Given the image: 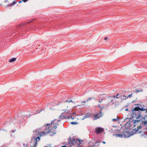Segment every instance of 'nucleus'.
<instances>
[{"label": "nucleus", "mask_w": 147, "mask_h": 147, "mask_svg": "<svg viewBox=\"0 0 147 147\" xmlns=\"http://www.w3.org/2000/svg\"><path fill=\"white\" fill-rule=\"evenodd\" d=\"M60 120L57 121L56 122L55 120L52 121L49 124H47V125L45 126V128L43 131L41 132H38V134L40 136L35 138L36 142L33 146H31V147H36L37 144V140H40V137L42 135L45 136L46 134H49L50 135L52 136L53 135L57 133V128L60 125Z\"/></svg>", "instance_id": "obj_1"}, {"label": "nucleus", "mask_w": 147, "mask_h": 147, "mask_svg": "<svg viewBox=\"0 0 147 147\" xmlns=\"http://www.w3.org/2000/svg\"><path fill=\"white\" fill-rule=\"evenodd\" d=\"M131 118H142V124L146 125L147 123V108H145V106L137 107H135L131 111Z\"/></svg>", "instance_id": "obj_2"}, {"label": "nucleus", "mask_w": 147, "mask_h": 147, "mask_svg": "<svg viewBox=\"0 0 147 147\" xmlns=\"http://www.w3.org/2000/svg\"><path fill=\"white\" fill-rule=\"evenodd\" d=\"M140 120H135L134 123V124L133 127V130L135 131L134 133L140 134L141 133L142 131L140 130L141 128V126L140 124L137 123H138V122H140Z\"/></svg>", "instance_id": "obj_3"}, {"label": "nucleus", "mask_w": 147, "mask_h": 147, "mask_svg": "<svg viewBox=\"0 0 147 147\" xmlns=\"http://www.w3.org/2000/svg\"><path fill=\"white\" fill-rule=\"evenodd\" d=\"M116 137H119L121 138L128 137L129 136V134L127 131H125L123 132V133L121 134H116L114 135Z\"/></svg>", "instance_id": "obj_4"}, {"label": "nucleus", "mask_w": 147, "mask_h": 147, "mask_svg": "<svg viewBox=\"0 0 147 147\" xmlns=\"http://www.w3.org/2000/svg\"><path fill=\"white\" fill-rule=\"evenodd\" d=\"M70 144L73 145H75L76 144H78L79 145L80 144V141L78 140L77 139H73L71 140L70 142Z\"/></svg>", "instance_id": "obj_5"}, {"label": "nucleus", "mask_w": 147, "mask_h": 147, "mask_svg": "<svg viewBox=\"0 0 147 147\" xmlns=\"http://www.w3.org/2000/svg\"><path fill=\"white\" fill-rule=\"evenodd\" d=\"M59 117L62 120L63 119H74V118H76L74 116H72L71 115H68L67 116V117L65 115H60L59 116Z\"/></svg>", "instance_id": "obj_6"}, {"label": "nucleus", "mask_w": 147, "mask_h": 147, "mask_svg": "<svg viewBox=\"0 0 147 147\" xmlns=\"http://www.w3.org/2000/svg\"><path fill=\"white\" fill-rule=\"evenodd\" d=\"M93 99L94 98L93 97H90L88 98L86 101H82V103H86V104H82L81 105L83 107H86L88 105V101L91 100Z\"/></svg>", "instance_id": "obj_7"}, {"label": "nucleus", "mask_w": 147, "mask_h": 147, "mask_svg": "<svg viewBox=\"0 0 147 147\" xmlns=\"http://www.w3.org/2000/svg\"><path fill=\"white\" fill-rule=\"evenodd\" d=\"M103 130V129L101 127H97L95 129V131L97 134L100 133L102 132Z\"/></svg>", "instance_id": "obj_8"}, {"label": "nucleus", "mask_w": 147, "mask_h": 147, "mask_svg": "<svg viewBox=\"0 0 147 147\" xmlns=\"http://www.w3.org/2000/svg\"><path fill=\"white\" fill-rule=\"evenodd\" d=\"M17 3V2L16 0H14L12 2L9 3V4H8L7 5H6L5 6V7H11L13 5L15 4H16Z\"/></svg>", "instance_id": "obj_9"}, {"label": "nucleus", "mask_w": 147, "mask_h": 147, "mask_svg": "<svg viewBox=\"0 0 147 147\" xmlns=\"http://www.w3.org/2000/svg\"><path fill=\"white\" fill-rule=\"evenodd\" d=\"M102 115V114H101V112L100 113L96 114L94 117V120H96L97 119H99L100 117H101Z\"/></svg>", "instance_id": "obj_10"}, {"label": "nucleus", "mask_w": 147, "mask_h": 147, "mask_svg": "<svg viewBox=\"0 0 147 147\" xmlns=\"http://www.w3.org/2000/svg\"><path fill=\"white\" fill-rule=\"evenodd\" d=\"M127 98L126 96H125L124 95L121 94L120 100H124L126 99Z\"/></svg>", "instance_id": "obj_11"}, {"label": "nucleus", "mask_w": 147, "mask_h": 147, "mask_svg": "<svg viewBox=\"0 0 147 147\" xmlns=\"http://www.w3.org/2000/svg\"><path fill=\"white\" fill-rule=\"evenodd\" d=\"M121 94H117L116 96H113V98L115 99L116 98H119L120 99Z\"/></svg>", "instance_id": "obj_12"}, {"label": "nucleus", "mask_w": 147, "mask_h": 147, "mask_svg": "<svg viewBox=\"0 0 147 147\" xmlns=\"http://www.w3.org/2000/svg\"><path fill=\"white\" fill-rule=\"evenodd\" d=\"M16 58H13L10 59L9 62L10 63L13 62L16 60Z\"/></svg>", "instance_id": "obj_13"}, {"label": "nucleus", "mask_w": 147, "mask_h": 147, "mask_svg": "<svg viewBox=\"0 0 147 147\" xmlns=\"http://www.w3.org/2000/svg\"><path fill=\"white\" fill-rule=\"evenodd\" d=\"M103 99V97L101 96V95L99 96V98L98 102L99 103H101L102 102V100Z\"/></svg>", "instance_id": "obj_14"}, {"label": "nucleus", "mask_w": 147, "mask_h": 147, "mask_svg": "<svg viewBox=\"0 0 147 147\" xmlns=\"http://www.w3.org/2000/svg\"><path fill=\"white\" fill-rule=\"evenodd\" d=\"M100 145L99 144V143L98 142H96L95 144H94V145L92 146H89V147H93V146H94L96 145V146H99V145Z\"/></svg>", "instance_id": "obj_15"}, {"label": "nucleus", "mask_w": 147, "mask_h": 147, "mask_svg": "<svg viewBox=\"0 0 147 147\" xmlns=\"http://www.w3.org/2000/svg\"><path fill=\"white\" fill-rule=\"evenodd\" d=\"M11 2V0H6L4 1L5 3H9Z\"/></svg>", "instance_id": "obj_16"}, {"label": "nucleus", "mask_w": 147, "mask_h": 147, "mask_svg": "<svg viewBox=\"0 0 147 147\" xmlns=\"http://www.w3.org/2000/svg\"><path fill=\"white\" fill-rule=\"evenodd\" d=\"M117 120H118V118H117V117H116V118H115V119H112V121H117Z\"/></svg>", "instance_id": "obj_17"}, {"label": "nucleus", "mask_w": 147, "mask_h": 147, "mask_svg": "<svg viewBox=\"0 0 147 147\" xmlns=\"http://www.w3.org/2000/svg\"><path fill=\"white\" fill-rule=\"evenodd\" d=\"M90 114L89 113H87L85 115V117L86 118L90 116Z\"/></svg>", "instance_id": "obj_18"}, {"label": "nucleus", "mask_w": 147, "mask_h": 147, "mask_svg": "<svg viewBox=\"0 0 147 147\" xmlns=\"http://www.w3.org/2000/svg\"><path fill=\"white\" fill-rule=\"evenodd\" d=\"M71 123L73 125H75L78 124V123L76 122H72Z\"/></svg>", "instance_id": "obj_19"}, {"label": "nucleus", "mask_w": 147, "mask_h": 147, "mask_svg": "<svg viewBox=\"0 0 147 147\" xmlns=\"http://www.w3.org/2000/svg\"><path fill=\"white\" fill-rule=\"evenodd\" d=\"M73 101H72V100H70L69 101H68V100H66L65 101V102H73Z\"/></svg>", "instance_id": "obj_20"}, {"label": "nucleus", "mask_w": 147, "mask_h": 147, "mask_svg": "<svg viewBox=\"0 0 147 147\" xmlns=\"http://www.w3.org/2000/svg\"><path fill=\"white\" fill-rule=\"evenodd\" d=\"M98 106L100 108H101V107H102V108H104L105 106L104 105H103L102 106H101V105L100 104H99L98 105Z\"/></svg>", "instance_id": "obj_21"}, {"label": "nucleus", "mask_w": 147, "mask_h": 147, "mask_svg": "<svg viewBox=\"0 0 147 147\" xmlns=\"http://www.w3.org/2000/svg\"><path fill=\"white\" fill-rule=\"evenodd\" d=\"M83 104H86V103H83ZM82 104V102L81 104L80 105H78V106H80L81 107H83L81 105Z\"/></svg>", "instance_id": "obj_22"}, {"label": "nucleus", "mask_w": 147, "mask_h": 147, "mask_svg": "<svg viewBox=\"0 0 147 147\" xmlns=\"http://www.w3.org/2000/svg\"><path fill=\"white\" fill-rule=\"evenodd\" d=\"M108 37H105L104 38V40H108Z\"/></svg>", "instance_id": "obj_23"}, {"label": "nucleus", "mask_w": 147, "mask_h": 147, "mask_svg": "<svg viewBox=\"0 0 147 147\" xmlns=\"http://www.w3.org/2000/svg\"><path fill=\"white\" fill-rule=\"evenodd\" d=\"M28 0H22V1H23L24 2H27Z\"/></svg>", "instance_id": "obj_24"}, {"label": "nucleus", "mask_w": 147, "mask_h": 147, "mask_svg": "<svg viewBox=\"0 0 147 147\" xmlns=\"http://www.w3.org/2000/svg\"><path fill=\"white\" fill-rule=\"evenodd\" d=\"M22 1H22H22H18V2H19V3H21L22 2Z\"/></svg>", "instance_id": "obj_25"}, {"label": "nucleus", "mask_w": 147, "mask_h": 147, "mask_svg": "<svg viewBox=\"0 0 147 147\" xmlns=\"http://www.w3.org/2000/svg\"><path fill=\"white\" fill-rule=\"evenodd\" d=\"M63 122L61 124V126H63Z\"/></svg>", "instance_id": "obj_26"}, {"label": "nucleus", "mask_w": 147, "mask_h": 147, "mask_svg": "<svg viewBox=\"0 0 147 147\" xmlns=\"http://www.w3.org/2000/svg\"><path fill=\"white\" fill-rule=\"evenodd\" d=\"M102 143L104 144H105L106 143V142L104 141H103Z\"/></svg>", "instance_id": "obj_27"}, {"label": "nucleus", "mask_w": 147, "mask_h": 147, "mask_svg": "<svg viewBox=\"0 0 147 147\" xmlns=\"http://www.w3.org/2000/svg\"><path fill=\"white\" fill-rule=\"evenodd\" d=\"M61 147H67V146H62Z\"/></svg>", "instance_id": "obj_28"}, {"label": "nucleus", "mask_w": 147, "mask_h": 147, "mask_svg": "<svg viewBox=\"0 0 147 147\" xmlns=\"http://www.w3.org/2000/svg\"><path fill=\"white\" fill-rule=\"evenodd\" d=\"M11 132L12 133H14L15 132V131L14 130H13Z\"/></svg>", "instance_id": "obj_29"}, {"label": "nucleus", "mask_w": 147, "mask_h": 147, "mask_svg": "<svg viewBox=\"0 0 147 147\" xmlns=\"http://www.w3.org/2000/svg\"><path fill=\"white\" fill-rule=\"evenodd\" d=\"M140 91H138V90H136V92H140Z\"/></svg>", "instance_id": "obj_30"}, {"label": "nucleus", "mask_w": 147, "mask_h": 147, "mask_svg": "<svg viewBox=\"0 0 147 147\" xmlns=\"http://www.w3.org/2000/svg\"><path fill=\"white\" fill-rule=\"evenodd\" d=\"M65 113H66L67 112H68V111H67V112H66V111H65Z\"/></svg>", "instance_id": "obj_31"}, {"label": "nucleus", "mask_w": 147, "mask_h": 147, "mask_svg": "<svg viewBox=\"0 0 147 147\" xmlns=\"http://www.w3.org/2000/svg\"><path fill=\"white\" fill-rule=\"evenodd\" d=\"M128 110V109H125V111H127Z\"/></svg>", "instance_id": "obj_32"}, {"label": "nucleus", "mask_w": 147, "mask_h": 147, "mask_svg": "<svg viewBox=\"0 0 147 147\" xmlns=\"http://www.w3.org/2000/svg\"><path fill=\"white\" fill-rule=\"evenodd\" d=\"M113 100H111L110 102H111L113 101Z\"/></svg>", "instance_id": "obj_33"}, {"label": "nucleus", "mask_w": 147, "mask_h": 147, "mask_svg": "<svg viewBox=\"0 0 147 147\" xmlns=\"http://www.w3.org/2000/svg\"><path fill=\"white\" fill-rule=\"evenodd\" d=\"M30 115H28V116L29 117L30 116Z\"/></svg>", "instance_id": "obj_34"}, {"label": "nucleus", "mask_w": 147, "mask_h": 147, "mask_svg": "<svg viewBox=\"0 0 147 147\" xmlns=\"http://www.w3.org/2000/svg\"><path fill=\"white\" fill-rule=\"evenodd\" d=\"M0 5H2L1 4H0Z\"/></svg>", "instance_id": "obj_35"}]
</instances>
